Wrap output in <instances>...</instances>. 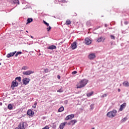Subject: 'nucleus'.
<instances>
[{
    "mask_svg": "<svg viewBox=\"0 0 129 129\" xmlns=\"http://www.w3.org/2000/svg\"><path fill=\"white\" fill-rule=\"evenodd\" d=\"M42 129H49V126H48V125H46L44 127L42 128Z\"/></svg>",
    "mask_w": 129,
    "mask_h": 129,
    "instance_id": "obj_39",
    "label": "nucleus"
},
{
    "mask_svg": "<svg viewBox=\"0 0 129 129\" xmlns=\"http://www.w3.org/2000/svg\"><path fill=\"white\" fill-rule=\"evenodd\" d=\"M118 92H120V89H118Z\"/></svg>",
    "mask_w": 129,
    "mask_h": 129,
    "instance_id": "obj_48",
    "label": "nucleus"
},
{
    "mask_svg": "<svg viewBox=\"0 0 129 129\" xmlns=\"http://www.w3.org/2000/svg\"><path fill=\"white\" fill-rule=\"evenodd\" d=\"M57 92H63V90H62V89H60L57 91Z\"/></svg>",
    "mask_w": 129,
    "mask_h": 129,
    "instance_id": "obj_35",
    "label": "nucleus"
},
{
    "mask_svg": "<svg viewBox=\"0 0 129 129\" xmlns=\"http://www.w3.org/2000/svg\"><path fill=\"white\" fill-rule=\"evenodd\" d=\"M15 80L16 81H17L18 82H21V81H22V78L21 77H18L15 78Z\"/></svg>",
    "mask_w": 129,
    "mask_h": 129,
    "instance_id": "obj_20",
    "label": "nucleus"
},
{
    "mask_svg": "<svg viewBox=\"0 0 129 129\" xmlns=\"http://www.w3.org/2000/svg\"><path fill=\"white\" fill-rule=\"evenodd\" d=\"M18 86H19V83H18V82H17V81L14 80L12 82L11 84V88L13 90H14V89H15V87H18Z\"/></svg>",
    "mask_w": 129,
    "mask_h": 129,
    "instance_id": "obj_3",
    "label": "nucleus"
},
{
    "mask_svg": "<svg viewBox=\"0 0 129 129\" xmlns=\"http://www.w3.org/2000/svg\"><path fill=\"white\" fill-rule=\"evenodd\" d=\"M59 3H67V0H59Z\"/></svg>",
    "mask_w": 129,
    "mask_h": 129,
    "instance_id": "obj_30",
    "label": "nucleus"
},
{
    "mask_svg": "<svg viewBox=\"0 0 129 129\" xmlns=\"http://www.w3.org/2000/svg\"><path fill=\"white\" fill-rule=\"evenodd\" d=\"M22 54V51H18L15 54V57H17V56H19V55Z\"/></svg>",
    "mask_w": 129,
    "mask_h": 129,
    "instance_id": "obj_26",
    "label": "nucleus"
},
{
    "mask_svg": "<svg viewBox=\"0 0 129 129\" xmlns=\"http://www.w3.org/2000/svg\"><path fill=\"white\" fill-rule=\"evenodd\" d=\"M66 103H67V102H66Z\"/></svg>",
    "mask_w": 129,
    "mask_h": 129,
    "instance_id": "obj_52",
    "label": "nucleus"
},
{
    "mask_svg": "<svg viewBox=\"0 0 129 129\" xmlns=\"http://www.w3.org/2000/svg\"><path fill=\"white\" fill-rule=\"evenodd\" d=\"M88 83V80L83 79L80 81L79 83L77 85V88H82L85 87V85Z\"/></svg>",
    "mask_w": 129,
    "mask_h": 129,
    "instance_id": "obj_1",
    "label": "nucleus"
},
{
    "mask_svg": "<svg viewBox=\"0 0 129 129\" xmlns=\"http://www.w3.org/2000/svg\"><path fill=\"white\" fill-rule=\"evenodd\" d=\"M116 113H117V111L115 109H113L112 111H111L107 113V116L108 117L112 118V117H114L116 115Z\"/></svg>",
    "mask_w": 129,
    "mask_h": 129,
    "instance_id": "obj_2",
    "label": "nucleus"
},
{
    "mask_svg": "<svg viewBox=\"0 0 129 129\" xmlns=\"http://www.w3.org/2000/svg\"><path fill=\"white\" fill-rule=\"evenodd\" d=\"M110 37L111 39H112V40H114L115 39V37L114 35H111Z\"/></svg>",
    "mask_w": 129,
    "mask_h": 129,
    "instance_id": "obj_33",
    "label": "nucleus"
},
{
    "mask_svg": "<svg viewBox=\"0 0 129 129\" xmlns=\"http://www.w3.org/2000/svg\"><path fill=\"white\" fill-rule=\"evenodd\" d=\"M107 96V95L106 94H104L102 96V97H106Z\"/></svg>",
    "mask_w": 129,
    "mask_h": 129,
    "instance_id": "obj_40",
    "label": "nucleus"
},
{
    "mask_svg": "<svg viewBox=\"0 0 129 129\" xmlns=\"http://www.w3.org/2000/svg\"><path fill=\"white\" fill-rule=\"evenodd\" d=\"M32 107H33V108H36V106H35V105L32 106Z\"/></svg>",
    "mask_w": 129,
    "mask_h": 129,
    "instance_id": "obj_45",
    "label": "nucleus"
},
{
    "mask_svg": "<svg viewBox=\"0 0 129 129\" xmlns=\"http://www.w3.org/2000/svg\"><path fill=\"white\" fill-rule=\"evenodd\" d=\"M105 27H107V24H105Z\"/></svg>",
    "mask_w": 129,
    "mask_h": 129,
    "instance_id": "obj_47",
    "label": "nucleus"
},
{
    "mask_svg": "<svg viewBox=\"0 0 129 129\" xmlns=\"http://www.w3.org/2000/svg\"><path fill=\"white\" fill-rule=\"evenodd\" d=\"M14 4L15 5H20V2H19V0H12Z\"/></svg>",
    "mask_w": 129,
    "mask_h": 129,
    "instance_id": "obj_22",
    "label": "nucleus"
},
{
    "mask_svg": "<svg viewBox=\"0 0 129 129\" xmlns=\"http://www.w3.org/2000/svg\"><path fill=\"white\" fill-rule=\"evenodd\" d=\"M123 85L125 87H128L129 86V83L127 81H125L122 83Z\"/></svg>",
    "mask_w": 129,
    "mask_h": 129,
    "instance_id": "obj_16",
    "label": "nucleus"
},
{
    "mask_svg": "<svg viewBox=\"0 0 129 129\" xmlns=\"http://www.w3.org/2000/svg\"><path fill=\"white\" fill-rule=\"evenodd\" d=\"M37 102H35V103H34V105L36 106V105H37Z\"/></svg>",
    "mask_w": 129,
    "mask_h": 129,
    "instance_id": "obj_46",
    "label": "nucleus"
},
{
    "mask_svg": "<svg viewBox=\"0 0 129 129\" xmlns=\"http://www.w3.org/2000/svg\"><path fill=\"white\" fill-rule=\"evenodd\" d=\"M8 109H10V110H12L13 109V105L12 104H9L8 106Z\"/></svg>",
    "mask_w": 129,
    "mask_h": 129,
    "instance_id": "obj_25",
    "label": "nucleus"
},
{
    "mask_svg": "<svg viewBox=\"0 0 129 129\" xmlns=\"http://www.w3.org/2000/svg\"><path fill=\"white\" fill-rule=\"evenodd\" d=\"M61 6H63V5H62V4H61Z\"/></svg>",
    "mask_w": 129,
    "mask_h": 129,
    "instance_id": "obj_55",
    "label": "nucleus"
},
{
    "mask_svg": "<svg viewBox=\"0 0 129 129\" xmlns=\"http://www.w3.org/2000/svg\"><path fill=\"white\" fill-rule=\"evenodd\" d=\"M33 22V18H28L27 19V22L26 23V25H28V24H30V23H32Z\"/></svg>",
    "mask_w": 129,
    "mask_h": 129,
    "instance_id": "obj_19",
    "label": "nucleus"
},
{
    "mask_svg": "<svg viewBox=\"0 0 129 129\" xmlns=\"http://www.w3.org/2000/svg\"><path fill=\"white\" fill-rule=\"evenodd\" d=\"M104 40H105L104 37H100L97 39V42H98V43H100V42H104Z\"/></svg>",
    "mask_w": 129,
    "mask_h": 129,
    "instance_id": "obj_13",
    "label": "nucleus"
},
{
    "mask_svg": "<svg viewBox=\"0 0 129 129\" xmlns=\"http://www.w3.org/2000/svg\"><path fill=\"white\" fill-rule=\"evenodd\" d=\"M71 24V21L70 20H68L66 21V25H70Z\"/></svg>",
    "mask_w": 129,
    "mask_h": 129,
    "instance_id": "obj_28",
    "label": "nucleus"
},
{
    "mask_svg": "<svg viewBox=\"0 0 129 129\" xmlns=\"http://www.w3.org/2000/svg\"><path fill=\"white\" fill-rule=\"evenodd\" d=\"M26 32H27V33H29V32H28V31H27V30L26 31Z\"/></svg>",
    "mask_w": 129,
    "mask_h": 129,
    "instance_id": "obj_50",
    "label": "nucleus"
},
{
    "mask_svg": "<svg viewBox=\"0 0 129 129\" xmlns=\"http://www.w3.org/2000/svg\"><path fill=\"white\" fill-rule=\"evenodd\" d=\"M71 122H72V125H73L75 124V123H76V122H77V120H76V119L72 120L71 121Z\"/></svg>",
    "mask_w": 129,
    "mask_h": 129,
    "instance_id": "obj_23",
    "label": "nucleus"
},
{
    "mask_svg": "<svg viewBox=\"0 0 129 129\" xmlns=\"http://www.w3.org/2000/svg\"><path fill=\"white\" fill-rule=\"evenodd\" d=\"M52 29V27L51 26H49V27H47L46 29L47 30V32H49L50 30Z\"/></svg>",
    "mask_w": 129,
    "mask_h": 129,
    "instance_id": "obj_31",
    "label": "nucleus"
},
{
    "mask_svg": "<svg viewBox=\"0 0 129 129\" xmlns=\"http://www.w3.org/2000/svg\"><path fill=\"white\" fill-rule=\"evenodd\" d=\"M27 114L30 116H32L34 114V112L31 109H29L27 111Z\"/></svg>",
    "mask_w": 129,
    "mask_h": 129,
    "instance_id": "obj_15",
    "label": "nucleus"
},
{
    "mask_svg": "<svg viewBox=\"0 0 129 129\" xmlns=\"http://www.w3.org/2000/svg\"><path fill=\"white\" fill-rule=\"evenodd\" d=\"M91 43H92V41L89 38L85 39V44H86V45H90Z\"/></svg>",
    "mask_w": 129,
    "mask_h": 129,
    "instance_id": "obj_7",
    "label": "nucleus"
},
{
    "mask_svg": "<svg viewBox=\"0 0 129 129\" xmlns=\"http://www.w3.org/2000/svg\"><path fill=\"white\" fill-rule=\"evenodd\" d=\"M53 128L55 129V128H56V125H53Z\"/></svg>",
    "mask_w": 129,
    "mask_h": 129,
    "instance_id": "obj_44",
    "label": "nucleus"
},
{
    "mask_svg": "<svg viewBox=\"0 0 129 129\" xmlns=\"http://www.w3.org/2000/svg\"><path fill=\"white\" fill-rule=\"evenodd\" d=\"M98 28H100V26H99Z\"/></svg>",
    "mask_w": 129,
    "mask_h": 129,
    "instance_id": "obj_54",
    "label": "nucleus"
},
{
    "mask_svg": "<svg viewBox=\"0 0 129 129\" xmlns=\"http://www.w3.org/2000/svg\"><path fill=\"white\" fill-rule=\"evenodd\" d=\"M57 78H58V79H60V78H61V77H60V76L58 75V76H57Z\"/></svg>",
    "mask_w": 129,
    "mask_h": 129,
    "instance_id": "obj_43",
    "label": "nucleus"
},
{
    "mask_svg": "<svg viewBox=\"0 0 129 129\" xmlns=\"http://www.w3.org/2000/svg\"><path fill=\"white\" fill-rule=\"evenodd\" d=\"M31 38H32L33 39L34 38V37H33L32 36H31Z\"/></svg>",
    "mask_w": 129,
    "mask_h": 129,
    "instance_id": "obj_49",
    "label": "nucleus"
},
{
    "mask_svg": "<svg viewBox=\"0 0 129 129\" xmlns=\"http://www.w3.org/2000/svg\"><path fill=\"white\" fill-rule=\"evenodd\" d=\"M87 25H88V26H91V21H88L86 23Z\"/></svg>",
    "mask_w": 129,
    "mask_h": 129,
    "instance_id": "obj_29",
    "label": "nucleus"
},
{
    "mask_svg": "<svg viewBox=\"0 0 129 129\" xmlns=\"http://www.w3.org/2000/svg\"><path fill=\"white\" fill-rule=\"evenodd\" d=\"M58 2L60 3V0H55L54 4H58Z\"/></svg>",
    "mask_w": 129,
    "mask_h": 129,
    "instance_id": "obj_36",
    "label": "nucleus"
},
{
    "mask_svg": "<svg viewBox=\"0 0 129 129\" xmlns=\"http://www.w3.org/2000/svg\"><path fill=\"white\" fill-rule=\"evenodd\" d=\"M22 82L24 85H27L30 82V79L25 78L23 79Z\"/></svg>",
    "mask_w": 129,
    "mask_h": 129,
    "instance_id": "obj_6",
    "label": "nucleus"
},
{
    "mask_svg": "<svg viewBox=\"0 0 129 129\" xmlns=\"http://www.w3.org/2000/svg\"><path fill=\"white\" fill-rule=\"evenodd\" d=\"M66 122H63V123H61L60 125H59V128L60 129H63L64 128V126L66 124Z\"/></svg>",
    "mask_w": 129,
    "mask_h": 129,
    "instance_id": "obj_17",
    "label": "nucleus"
},
{
    "mask_svg": "<svg viewBox=\"0 0 129 129\" xmlns=\"http://www.w3.org/2000/svg\"><path fill=\"white\" fill-rule=\"evenodd\" d=\"M64 111V107L61 106L58 109V112H62V111Z\"/></svg>",
    "mask_w": 129,
    "mask_h": 129,
    "instance_id": "obj_21",
    "label": "nucleus"
},
{
    "mask_svg": "<svg viewBox=\"0 0 129 129\" xmlns=\"http://www.w3.org/2000/svg\"><path fill=\"white\" fill-rule=\"evenodd\" d=\"M66 103H67V102H66Z\"/></svg>",
    "mask_w": 129,
    "mask_h": 129,
    "instance_id": "obj_53",
    "label": "nucleus"
},
{
    "mask_svg": "<svg viewBox=\"0 0 129 129\" xmlns=\"http://www.w3.org/2000/svg\"><path fill=\"white\" fill-rule=\"evenodd\" d=\"M28 69H29L28 67L24 66L22 67V70H28Z\"/></svg>",
    "mask_w": 129,
    "mask_h": 129,
    "instance_id": "obj_27",
    "label": "nucleus"
},
{
    "mask_svg": "<svg viewBox=\"0 0 129 129\" xmlns=\"http://www.w3.org/2000/svg\"><path fill=\"white\" fill-rule=\"evenodd\" d=\"M124 24L125 25H127V24H128L127 21H125V22H124Z\"/></svg>",
    "mask_w": 129,
    "mask_h": 129,
    "instance_id": "obj_42",
    "label": "nucleus"
},
{
    "mask_svg": "<svg viewBox=\"0 0 129 129\" xmlns=\"http://www.w3.org/2000/svg\"><path fill=\"white\" fill-rule=\"evenodd\" d=\"M126 120H127V117H125L122 119L120 121L121 122H125V121H126Z\"/></svg>",
    "mask_w": 129,
    "mask_h": 129,
    "instance_id": "obj_24",
    "label": "nucleus"
},
{
    "mask_svg": "<svg viewBox=\"0 0 129 129\" xmlns=\"http://www.w3.org/2000/svg\"><path fill=\"white\" fill-rule=\"evenodd\" d=\"M56 48H57V47H56L55 45H51L47 47V49L48 50H55Z\"/></svg>",
    "mask_w": 129,
    "mask_h": 129,
    "instance_id": "obj_14",
    "label": "nucleus"
},
{
    "mask_svg": "<svg viewBox=\"0 0 129 129\" xmlns=\"http://www.w3.org/2000/svg\"><path fill=\"white\" fill-rule=\"evenodd\" d=\"M15 129H25V122L20 123L18 126L16 127Z\"/></svg>",
    "mask_w": 129,
    "mask_h": 129,
    "instance_id": "obj_4",
    "label": "nucleus"
},
{
    "mask_svg": "<svg viewBox=\"0 0 129 129\" xmlns=\"http://www.w3.org/2000/svg\"><path fill=\"white\" fill-rule=\"evenodd\" d=\"M0 65H2V63L0 62Z\"/></svg>",
    "mask_w": 129,
    "mask_h": 129,
    "instance_id": "obj_51",
    "label": "nucleus"
},
{
    "mask_svg": "<svg viewBox=\"0 0 129 129\" xmlns=\"http://www.w3.org/2000/svg\"><path fill=\"white\" fill-rule=\"evenodd\" d=\"M16 53H17V51H15L13 52H10V53H8L7 55V58H11V57H13V56H14L15 55V54H16Z\"/></svg>",
    "mask_w": 129,
    "mask_h": 129,
    "instance_id": "obj_12",
    "label": "nucleus"
},
{
    "mask_svg": "<svg viewBox=\"0 0 129 129\" xmlns=\"http://www.w3.org/2000/svg\"><path fill=\"white\" fill-rule=\"evenodd\" d=\"M44 72L45 73H48V72H49V69H44Z\"/></svg>",
    "mask_w": 129,
    "mask_h": 129,
    "instance_id": "obj_34",
    "label": "nucleus"
},
{
    "mask_svg": "<svg viewBox=\"0 0 129 129\" xmlns=\"http://www.w3.org/2000/svg\"><path fill=\"white\" fill-rule=\"evenodd\" d=\"M43 23H44V24H45L47 26V27H49V23H47L45 21H43Z\"/></svg>",
    "mask_w": 129,
    "mask_h": 129,
    "instance_id": "obj_32",
    "label": "nucleus"
},
{
    "mask_svg": "<svg viewBox=\"0 0 129 129\" xmlns=\"http://www.w3.org/2000/svg\"><path fill=\"white\" fill-rule=\"evenodd\" d=\"M125 106H126V103H123L122 105H120V107L119 109L120 111H122L123 110L124 108H125Z\"/></svg>",
    "mask_w": 129,
    "mask_h": 129,
    "instance_id": "obj_11",
    "label": "nucleus"
},
{
    "mask_svg": "<svg viewBox=\"0 0 129 129\" xmlns=\"http://www.w3.org/2000/svg\"><path fill=\"white\" fill-rule=\"evenodd\" d=\"M94 104H91V105H90V107H91V108L92 109H93L94 108Z\"/></svg>",
    "mask_w": 129,
    "mask_h": 129,
    "instance_id": "obj_38",
    "label": "nucleus"
},
{
    "mask_svg": "<svg viewBox=\"0 0 129 129\" xmlns=\"http://www.w3.org/2000/svg\"><path fill=\"white\" fill-rule=\"evenodd\" d=\"M34 73V71H24L23 72V75H31V74H33Z\"/></svg>",
    "mask_w": 129,
    "mask_h": 129,
    "instance_id": "obj_5",
    "label": "nucleus"
},
{
    "mask_svg": "<svg viewBox=\"0 0 129 129\" xmlns=\"http://www.w3.org/2000/svg\"><path fill=\"white\" fill-rule=\"evenodd\" d=\"M74 116H75V115L73 114H72L71 115H69L66 117L65 120H69V119H72V118H74Z\"/></svg>",
    "mask_w": 129,
    "mask_h": 129,
    "instance_id": "obj_10",
    "label": "nucleus"
},
{
    "mask_svg": "<svg viewBox=\"0 0 129 129\" xmlns=\"http://www.w3.org/2000/svg\"><path fill=\"white\" fill-rule=\"evenodd\" d=\"M77 73V72L76 71H75L72 73V74H73V75H74L75 74H76Z\"/></svg>",
    "mask_w": 129,
    "mask_h": 129,
    "instance_id": "obj_37",
    "label": "nucleus"
},
{
    "mask_svg": "<svg viewBox=\"0 0 129 129\" xmlns=\"http://www.w3.org/2000/svg\"><path fill=\"white\" fill-rule=\"evenodd\" d=\"M95 57H96L95 53H91L88 56V58L90 60H93Z\"/></svg>",
    "mask_w": 129,
    "mask_h": 129,
    "instance_id": "obj_9",
    "label": "nucleus"
},
{
    "mask_svg": "<svg viewBox=\"0 0 129 129\" xmlns=\"http://www.w3.org/2000/svg\"><path fill=\"white\" fill-rule=\"evenodd\" d=\"M94 93V92H89V93H88L87 94V97H90V96H92V95H93V94Z\"/></svg>",
    "mask_w": 129,
    "mask_h": 129,
    "instance_id": "obj_18",
    "label": "nucleus"
},
{
    "mask_svg": "<svg viewBox=\"0 0 129 129\" xmlns=\"http://www.w3.org/2000/svg\"><path fill=\"white\" fill-rule=\"evenodd\" d=\"M71 124H72L71 121H70L68 123V125H71Z\"/></svg>",
    "mask_w": 129,
    "mask_h": 129,
    "instance_id": "obj_41",
    "label": "nucleus"
},
{
    "mask_svg": "<svg viewBox=\"0 0 129 129\" xmlns=\"http://www.w3.org/2000/svg\"><path fill=\"white\" fill-rule=\"evenodd\" d=\"M72 49L73 50H75L76 48H77V42L76 41H74L73 43H72Z\"/></svg>",
    "mask_w": 129,
    "mask_h": 129,
    "instance_id": "obj_8",
    "label": "nucleus"
}]
</instances>
